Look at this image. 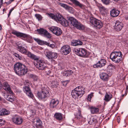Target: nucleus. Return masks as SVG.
I'll return each instance as SVG.
<instances>
[{
  "label": "nucleus",
  "instance_id": "nucleus-1",
  "mask_svg": "<svg viewBox=\"0 0 128 128\" xmlns=\"http://www.w3.org/2000/svg\"><path fill=\"white\" fill-rule=\"evenodd\" d=\"M14 70L16 74L19 76H22L27 73L28 69L24 64L18 62L14 66Z\"/></svg>",
  "mask_w": 128,
  "mask_h": 128
},
{
  "label": "nucleus",
  "instance_id": "nucleus-2",
  "mask_svg": "<svg viewBox=\"0 0 128 128\" xmlns=\"http://www.w3.org/2000/svg\"><path fill=\"white\" fill-rule=\"evenodd\" d=\"M85 90L84 88L81 86H78L72 90L71 94L72 97L74 99L79 96L81 97L85 93Z\"/></svg>",
  "mask_w": 128,
  "mask_h": 128
},
{
  "label": "nucleus",
  "instance_id": "nucleus-3",
  "mask_svg": "<svg viewBox=\"0 0 128 128\" xmlns=\"http://www.w3.org/2000/svg\"><path fill=\"white\" fill-rule=\"evenodd\" d=\"M122 54L121 52L114 50L110 54V58L116 63H118L122 59Z\"/></svg>",
  "mask_w": 128,
  "mask_h": 128
},
{
  "label": "nucleus",
  "instance_id": "nucleus-4",
  "mask_svg": "<svg viewBox=\"0 0 128 128\" xmlns=\"http://www.w3.org/2000/svg\"><path fill=\"white\" fill-rule=\"evenodd\" d=\"M90 22L94 27L97 29H100L103 26L102 22L100 20L93 17L90 18Z\"/></svg>",
  "mask_w": 128,
  "mask_h": 128
},
{
  "label": "nucleus",
  "instance_id": "nucleus-5",
  "mask_svg": "<svg viewBox=\"0 0 128 128\" xmlns=\"http://www.w3.org/2000/svg\"><path fill=\"white\" fill-rule=\"evenodd\" d=\"M75 52L78 56L84 58H87L90 54V53L86 49L82 48L76 49Z\"/></svg>",
  "mask_w": 128,
  "mask_h": 128
},
{
  "label": "nucleus",
  "instance_id": "nucleus-6",
  "mask_svg": "<svg viewBox=\"0 0 128 128\" xmlns=\"http://www.w3.org/2000/svg\"><path fill=\"white\" fill-rule=\"evenodd\" d=\"M12 33L18 37L26 38L27 41L31 43L32 42V37L30 36L28 34L16 31H13L12 32Z\"/></svg>",
  "mask_w": 128,
  "mask_h": 128
},
{
  "label": "nucleus",
  "instance_id": "nucleus-7",
  "mask_svg": "<svg viewBox=\"0 0 128 128\" xmlns=\"http://www.w3.org/2000/svg\"><path fill=\"white\" fill-rule=\"evenodd\" d=\"M34 64L36 67L39 70H43L47 68L46 64L44 61L40 60L34 62Z\"/></svg>",
  "mask_w": 128,
  "mask_h": 128
},
{
  "label": "nucleus",
  "instance_id": "nucleus-8",
  "mask_svg": "<svg viewBox=\"0 0 128 128\" xmlns=\"http://www.w3.org/2000/svg\"><path fill=\"white\" fill-rule=\"evenodd\" d=\"M48 29L54 34L57 36L60 35L62 33V31L61 29L57 26H52L49 27Z\"/></svg>",
  "mask_w": 128,
  "mask_h": 128
},
{
  "label": "nucleus",
  "instance_id": "nucleus-9",
  "mask_svg": "<svg viewBox=\"0 0 128 128\" xmlns=\"http://www.w3.org/2000/svg\"><path fill=\"white\" fill-rule=\"evenodd\" d=\"M47 14L50 17L54 19L56 22H58L61 21L63 18L60 14H56V15L52 14L49 13H47Z\"/></svg>",
  "mask_w": 128,
  "mask_h": 128
},
{
  "label": "nucleus",
  "instance_id": "nucleus-10",
  "mask_svg": "<svg viewBox=\"0 0 128 128\" xmlns=\"http://www.w3.org/2000/svg\"><path fill=\"white\" fill-rule=\"evenodd\" d=\"M12 120L15 124L20 125L22 124L23 119L20 116L16 115L13 117Z\"/></svg>",
  "mask_w": 128,
  "mask_h": 128
},
{
  "label": "nucleus",
  "instance_id": "nucleus-11",
  "mask_svg": "<svg viewBox=\"0 0 128 128\" xmlns=\"http://www.w3.org/2000/svg\"><path fill=\"white\" fill-rule=\"evenodd\" d=\"M70 51V48L68 45H64L63 46L60 50V52L61 53L65 55H66L69 54Z\"/></svg>",
  "mask_w": 128,
  "mask_h": 128
},
{
  "label": "nucleus",
  "instance_id": "nucleus-12",
  "mask_svg": "<svg viewBox=\"0 0 128 128\" xmlns=\"http://www.w3.org/2000/svg\"><path fill=\"white\" fill-rule=\"evenodd\" d=\"M39 34L49 38L50 37V34L48 31L43 28L38 29L37 30Z\"/></svg>",
  "mask_w": 128,
  "mask_h": 128
},
{
  "label": "nucleus",
  "instance_id": "nucleus-13",
  "mask_svg": "<svg viewBox=\"0 0 128 128\" xmlns=\"http://www.w3.org/2000/svg\"><path fill=\"white\" fill-rule=\"evenodd\" d=\"M59 104V100L56 99L52 98L50 100V106L52 108H56Z\"/></svg>",
  "mask_w": 128,
  "mask_h": 128
},
{
  "label": "nucleus",
  "instance_id": "nucleus-14",
  "mask_svg": "<svg viewBox=\"0 0 128 128\" xmlns=\"http://www.w3.org/2000/svg\"><path fill=\"white\" fill-rule=\"evenodd\" d=\"M106 63V61L105 60L102 59L99 61L96 64L93 65V66L94 68H101L104 66Z\"/></svg>",
  "mask_w": 128,
  "mask_h": 128
},
{
  "label": "nucleus",
  "instance_id": "nucleus-15",
  "mask_svg": "<svg viewBox=\"0 0 128 128\" xmlns=\"http://www.w3.org/2000/svg\"><path fill=\"white\" fill-rule=\"evenodd\" d=\"M124 26L122 23L119 21L116 20L115 23L114 29L118 31H120Z\"/></svg>",
  "mask_w": 128,
  "mask_h": 128
},
{
  "label": "nucleus",
  "instance_id": "nucleus-16",
  "mask_svg": "<svg viewBox=\"0 0 128 128\" xmlns=\"http://www.w3.org/2000/svg\"><path fill=\"white\" fill-rule=\"evenodd\" d=\"M2 87L4 90L8 92L9 93L11 94H13V93L11 90L9 85L8 82H5L3 83L2 84Z\"/></svg>",
  "mask_w": 128,
  "mask_h": 128
},
{
  "label": "nucleus",
  "instance_id": "nucleus-17",
  "mask_svg": "<svg viewBox=\"0 0 128 128\" xmlns=\"http://www.w3.org/2000/svg\"><path fill=\"white\" fill-rule=\"evenodd\" d=\"M23 90L28 96L32 98L33 95L31 92L29 86H24L23 87Z\"/></svg>",
  "mask_w": 128,
  "mask_h": 128
},
{
  "label": "nucleus",
  "instance_id": "nucleus-18",
  "mask_svg": "<svg viewBox=\"0 0 128 128\" xmlns=\"http://www.w3.org/2000/svg\"><path fill=\"white\" fill-rule=\"evenodd\" d=\"M69 24L73 27L75 28L79 22L78 20L72 17H70L69 18Z\"/></svg>",
  "mask_w": 128,
  "mask_h": 128
},
{
  "label": "nucleus",
  "instance_id": "nucleus-19",
  "mask_svg": "<svg viewBox=\"0 0 128 128\" xmlns=\"http://www.w3.org/2000/svg\"><path fill=\"white\" fill-rule=\"evenodd\" d=\"M57 54L48 51L47 52L46 56L49 59H55L57 57Z\"/></svg>",
  "mask_w": 128,
  "mask_h": 128
},
{
  "label": "nucleus",
  "instance_id": "nucleus-20",
  "mask_svg": "<svg viewBox=\"0 0 128 128\" xmlns=\"http://www.w3.org/2000/svg\"><path fill=\"white\" fill-rule=\"evenodd\" d=\"M120 13V12L118 10L116 9H113L110 11V14L112 17H115L118 16Z\"/></svg>",
  "mask_w": 128,
  "mask_h": 128
},
{
  "label": "nucleus",
  "instance_id": "nucleus-21",
  "mask_svg": "<svg viewBox=\"0 0 128 128\" xmlns=\"http://www.w3.org/2000/svg\"><path fill=\"white\" fill-rule=\"evenodd\" d=\"M100 76L101 79L103 80L106 81L108 80L109 76L106 73L102 72L100 74Z\"/></svg>",
  "mask_w": 128,
  "mask_h": 128
},
{
  "label": "nucleus",
  "instance_id": "nucleus-22",
  "mask_svg": "<svg viewBox=\"0 0 128 128\" xmlns=\"http://www.w3.org/2000/svg\"><path fill=\"white\" fill-rule=\"evenodd\" d=\"M70 1L76 6L79 7L81 8H84V6L83 5L81 4L77 0H70Z\"/></svg>",
  "mask_w": 128,
  "mask_h": 128
},
{
  "label": "nucleus",
  "instance_id": "nucleus-23",
  "mask_svg": "<svg viewBox=\"0 0 128 128\" xmlns=\"http://www.w3.org/2000/svg\"><path fill=\"white\" fill-rule=\"evenodd\" d=\"M99 10L100 13L102 14H105L107 12L106 8L102 5H99L98 6Z\"/></svg>",
  "mask_w": 128,
  "mask_h": 128
},
{
  "label": "nucleus",
  "instance_id": "nucleus-24",
  "mask_svg": "<svg viewBox=\"0 0 128 128\" xmlns=\"http://www.w3.org/2000/svg\"><path fill=\"white\" fill-rule=\"evenodd\" d=\"M18 50L22 53L26 54L27 52V50L26 48L21 46H18Z\"/></svg>",
  "mask_w": 128,
  "mask_h": 128
},
{
  "label": "nucleus",
  "instance_id": "nucleus-25",
  "mask_svg": "<svg viewBox=\"0 0 128 128\" xmlns=\"http://www.w3.org/2000/svg\"><path fill=\"white\" fill-rule=\"evenodd\" d=\"M112 97V95L110 93L106 92L104 100L106 102H108L111 99Z\"/></svg>",
  "mask_w": 128,
  "mask_h": 128
},
{
  "label": "nucleus",
  "instance_id": "nucleus-26",
  "mask_svg": "<svg viewBox=\"0 0 128 128\" xmlns=\"http://www.w3.org/2000/svg\"><path fill=\"white\" fill-rule=\"evenodd\" d=\"M54 117L57 120L61 121L63 119L62 114L60 113H56L54 114Z\"/></svg>",
  "mask_w": 128,
  "mask_h": 128
},
{
  "label": "nucleus",
  "instance_id": "nucleus-27",
  "mask_svg": "<svg viewBox=\"0 0 128 128\" xmlns=\"http://www.w3.org/2000/svg\"><path fill=\"white\" fill-rule=\"evenodd\" d=\"M42 91L43 92L46 98L48 97L50 95V92L47 88H43Z\"/></svg>",
  "mask_w": 128,
  "mask_h": 128
},
{
  "label": "nucleus",
  "instance_id": "nucleus-28",
  "mask_svg": "<svg viewBox=\"0 0 128 128\" xmlns=\"http://www.w3.org/2000/svg\"><path fill=\"white\" fill-rule=\"evenodd\" d=\"M62 26H69V20L68 21L65 19L63 18V19L61 20V21L60 22Z\"/></svg>",
  "mask_w": 128,
  "mask_h": 128
},
{
  "label": "nucleus",
  "instance_id": "nucleus-29",
  "mask_svg": "<svg viewBox=\"0 0 128 128\" xmlns=\"http://www.w3.org/2000/svg\"><path fill=\"white\" fill-rule=\"evenodd\" d=\"M78 112L76 114L75 116V118L78 120L80 121H82V117L81 114V111L78 110Z\"/></svg>",
  "mask_w": 128,
  "mask_h": 128
},
{
  "label": "nucleus",
  "instance_id": "nucleus-30",
  "mask_svg": "<svg viewBox=\"0 0 128 128\" xmlns=\"http://www.w3.org/2000/svg\"><path fill=\"white\" fill-rule=\"evenodd\" d=\"M90 109L91 113L93 114L97 113L99 112V109L98 108L93 106L90 107Z\"/></svg>",
  "mask_w": 128,
  "mask_h": 128
},
{
  "label": "nucleus",
  "instance_id": "nucleus-31",
  "mask_svg": "<svg viewBox=\"0 0 128 128\" xmlns=\"http://www.w3.org/2000/svg\"><path fill=\"white\" fill-rule=\"evenodd\" d=\"M35 124L36 128H42V122L40 120H37Z\"/></svg>",
  "mask_w": 128,
  "mask_h": 128
},
{
  "label": "nucleus",
  "instance_id": "nucleus-32",
  "mask_svg": "<svg viewBox=\"0 0 128 128\" xmlns=\"http://www.w3.org/2000/svg\"><path fill=\"white\" fill-rule=\"evenodd\" d=\"M75 28L79 30H83L84 28V26L79 22Z\"/></svg>",
  "mask_w": 128,
  "mask_h": 128
},
{
  "label": "nucleus",
  "instance_id": "nucleus-33",
  "mask_svg": "<svg viewBox=\"0 0 128 128\" xmlns=\"http://www.w3.org/2000/svg\"><path fill=\"white\" fill-rule=\"evenodd\" d=\"M38 96L39 98L41 99H44L46 98L42 91V90L41 92H38Z\"/></svg>",
  "mask_w": 128,
  "mask_h": 128
},
{
  "label": "nucleus",
  "instance_id": "nucleus-34",
  "mask_svg": "<svg viewBox=\"0 0 128 128\" xmlns=\"http://www.w3.org/2000/svg\"><path fill=\"white\" fill-rule=\"evenodd\" d=\"M52 86L53 87H56L58 85V82L57 81H50Z\"/></svg>",
  "mask_w": 128,
  "mask_h": 128
},
{
  "label": "nucleus",
  "instance_id": "nucleus-35",
  "mask_svg": "<svg viewBox=\"0 0 128 128\" xmlns=\"http://www.w3.org/2000/svg\"><path fill=\"white\" fill-rule=\"evenodd\" d=\"M5 98L6 99V100L11 102H12L14 101V97L8 94V96L6 97Z\"/></svg>",
  "mask_w": 128,
  "mask_h": 128
},
{
  "label": "nucleus",
  "instance_id": "nucleus-36",
  "mask_svg": "<svg viewBox=\"0 0 128 128\" xmlns=\"http://www.w3.org/2000/svg\"><path fill=\"white\" fill-rule=\"evenodd\" d=\"M74 73L72 70H68L65 72V74L66 76H69L71 75H72Z\"/></svg>",
  "mask_w": 128,
  "mask_h": 128
},
{
  "label": "nucleus",
  "instance_id": "nucleus-37",
  "mask_svg": "<svg viewBox=\"0 0 128 128\" xmlns=\"http://www.w3.org/2000/svg\"><path fill=\"white\" fill-rule=\"evenodd\" d=\"M30 76L34 81H37L39 80L38 77L35 75L31 74H30Z\"/></svg>",
  "mask_w": 128,
  "mask_h": 128
},
{
  "label": "nucleus",
  "instance_id": "nucleus-38",
  "mask_svg": "<svg viewBox=\"0 0 128 128\" xmlns=\"http://www.w3.org/2000/svg\"><path fill=\"white\" fill-rule=\"evenodd\" d=\"M34 39L35 41L37 42L38 44L40 45H42L44 44L45 42L42 41L38 38H34Z\"/></svg>",
  "mask_w": 128,
  "mask_h": 128
},
{
  "label": "nucleus",
  "instance_id": "nucleus-39",
  "mask_svg": "<svg viewBox=\"0 0 128 128\" xmlns=\"http://www.w3.org/2000/svg\"><path fill=\"white\" fill-rule=\"evenodd\" d=\"M107 68L108 69L112 70L115 69L116 67L112 64H110L108 66Z\"/></svg>",
  "mask_w": 128,
  "mask_h": 128
},
{
  "label": "nucleus",
  "instance_id": "nucleus-40",
  "mask_svg": "<svg viewBox=\"0 0 128 128\" xmlns=\"http://www.w3.org/2000/svg\"><path fill=\"white\" fill-rule=\"evenodd\" d=\"M2 115H8L9 114V112L5 109H3L2 110Z\"/></svg>",
  "mask_w": 128,
  "mask_h": 128
},
{
  "label": "nucleus",
  "instance_id": "nucleus-41",
  "mask_svg": "<svg viewBox=\"0 0 128 128\" xmlns=\"http://www.w3.org/2000/svg\"><path fill=\"white\" fill-rule=\"evenodd\" d=\"M66 10H68L70 12L73 13L74 12V9L72 7L68 6Z\"/></svg>",
  "mask_w": 128,
  "mask_h": 128
},
{
  "label": "nucleus",
  "instance_id": "nucleus-42",
  "mask_svg": "<svg viewBox=\"0 0 128 128\" xmlns=\"http://www.w3.org/2000/svg\"><path fill=\"white\" fill-rule=\"evenodd\" d=\"M93 92H92L90 94H89L87 98V100H88L90 101L91 100V98L93 96Z\"/></svg>",
  "mask_w": 128,
  "mask_h": 128
},
{
  "label": "nucleus",
  "instance_id": "nucleus-43",
  "mask_svg": "<svg viewBox=\"0 0 128 128\" xmlns=\"http://www.w3.org/2000/svg\"><path fill=\"white\" fill-rule=\"evenodd\" d=\"M59 5L62 7L64 8H65L66 10L68 6L65 4L61 3H59Z\"/></svg>",
  "mask_w": 128,
  "mask_h": 128
},
{
  "label": "nucleus",
  "instance_id": "nucleus-44",
  "mask_svg": "<svg viewBox=\"0 0 128 128\" xmlns=\"http://www.w3.org/2000/svg\"><path fill=\"white\" fill-rule=\"evenodd\" d=\"M59 5L62 7L64 8H65L66 10L68 6L65 4L61 3H59Z\"/></svg>",
  "mask_w": 128,
  "mask_h": 128
},
{
  "label": "nucleus",
  "instance_id": "nucleus-45",
  "mask_svg": "<svg viewBox=\"0 0 128 128\" xmlns=\"http://www.w3.org/2000/svg\"><path fill=\"white\" fill-rule=\"evenodd\" d=\"M35 16L36 18L38 19V20H41L42 19V16L39 14H36L35 15Z\"/></svg>",
  "mask_w": 128,
  "mask_h": 128
},
{
  "label": "nucleus",
  "instance_id": "nucleus-46",
  "mask_svg": "<svg viewBox=\"0 0 128 128\" xmlns=\"http://www.w3.org/2000/svg\"><path fill=\"white\" fill-rule=\"evenodd\" d=\"M44 44L49 46L52 48H53L55 46V45L54 44H50L49 43L47 42H44Z\"/></svg>",
  "mask_w": 128,
  "mask_h": 128
},
{
  "label": "nucleus",
  "instance_id": "nucleus-47",
  "mask_svg": "<svg viewBox=\"0 0 128 128\" xmlns=\"http://www.w3.org/2000/svg\"><path fill=\"white\" fill-rule=\"evenodd\" d=\"M107 74H108L109 77L112 74V71L111 70H110L108 69L107 70Z\"/></svg>",
  "mask_w": 128,
  "mask_h": 128
},
{
  "label": "nucleus",
  "instance_id": "nucleus-48",
  "mask_svg": "<svg viewBox=\"0 0 128 128\" xmlns=\"http://www.w3.org/2000/svg\"><path fill=\"white\" fill-rule=\"evenodd\" d=\"M32 59L34 60H36V61L35 62H36L37 61H39L38 60V58L34 54H33L31 58Z\"/></svg>",
  "mask_w": 128,
  "mask_h": 128
},
{
  "label": "nucleus",
  "instance_id": "nucleus-49",
  "mask_svg": "<svg viewBox=\"0 0 128 128\" xmlns=\"http://www.w3.org/2000/svg\"><path fill=\"white\" fill-rule=\"evenodd\" d=\"M71 44L72 45L76 46H77L76 40H73L71 42Z\"/></svg>",
  "mask_w": 128,
  "mask_h": 128
},
{
  "label": "nucleus",
  "instance_id": "nucleus-50",
  "mask_svg": "<svg viewBox=\"0 0 128 128\" xmlns=\"http://www.w3.org/2000/svg\"><path fill=\"white\" fill-rule=\"evenodd\" d=\"M95 120V119L93 118L92 119H90V120L88 122L89 124L91 125L94 124Z\"/></svg>",
  "mask_w": 128,
  "mask_h": 128
},
{
  "label": "nucleus",
  "instance_id": "nucleus-51",
  "mask_svg": "<svg viewBox=\"0 0 128 128\" xmlns=\"http://www.w3.org/2000/svg\"><path fill=\"white\" fill-rule=\"evenodd\" d=\"M102 2L104 4L107 5L110 3V0H102Z\"/></svg>",
  "mask_w": 128,
  "mask_h": 128
},
{
  "label": "nucleus",
  "instance_id": "nucleus-52",
  "mask_svg": "<svg viewBox=\"0 0 128 128\" xmlns=\"http://www.w3.org/2000/svg\"><path fill=\"white\" fill-rule=\"evenodd\" d=\"M13 54L15 56L18 58L20 60H21L22 59V58L18 54L15 53L14 54Z\"/></svg>",
  "mask_w": 128,
  "mask_h": 128
},
{
  "label": "nucleus",
  "instance_id": "nucleus-53",
  "mask_svg": "<svg viewBox=\"0 0 128 128\" xmlns=\"http://www.w3.org/2000/svg\"><path fill=\"white\" fill-rule=\"evenodd\" d=\"M69 82V80L63 81L62 82V84L64 86H65L67 85Z\"/></svg>",
  "mask_w": 128,
  "mask_h": 128
},
{
  "label": "nucleus",
  "instance_id": "nucleus-54",
  "mask_svg": "<svg viewBox=\"0 0 128 128\" xmlns=\"http://www.w3.org/2000/svg\"><path fill=\"white\" fill-rule=\"evenodd\" d=\"M18 46H24V43L21 42H19L17 43Z\"/></svg>",
  "mask_w": 128,
  "mask_h": 128
},
{
  "label": "nucleus",
  "instance_id": "nucleus-55",
  "mask_svg": "<svg viewBox=\"0 0 128 128\" xmlns=\"http://www.w3.org/2000/svg\"><path fill=\"white\" fill-rule=\"evenodd\" d=\"M26 53V54L28 55V56L31 58L33 54H32L30 52H27Z\"/></svg>",
  "mask_w": 128,
  "mask_h": 128
},
{
  "label": "nucleus",
  "instance_id": "nucleus-56",
  "mask_svg": "<svg viewBox=\"0 0 128 128\" xmlns=\"http://www.w3.org/2000/svg\"><path fill=\"white\" fill-rule=\"evenodd\" d=\"M2 95L4 96V98H6V97L8 96V94H7L6 92H2Z\"/></svg>",
  "mask_w": 128,
  "mask_h": 128
},
{
  "label": "nucleus",
  "instance_id": "nucleus-57",
  "mask_svg": "<svg viewBox=\"0 0 128 128\" xmlns=\"http://www.w3.org/2000/svg\"><path fill=\"white\" fill-rule=\"evenodd\" d=\"M77 46L82 45V42L79 40H76Z\"/></svg>",
  "mask_w": 128,
  "mask_h": 128
},
{
  "label": "nucleus",
  "instance_id": "nucleus-58",
  "mask_svg": "<svg viewBox=\"0 0 128 128\" xmlns=\"http://www.w3.org/2000/svg\"><path fill=\"white\" fill-rule=\"evenodd\" d=\"M5 122L3 120L0 119V126H1L4 124Z\"/></svg>",
  "mask_w": 128,
  "mask_h": 128
},
{
  "label": "nucleus",
  "instance_id": "nucleus-59",
  "mask_svg": "<svg viewBox=\"0 0 128 128\" xmlns=\"http://www.w3.org/2000/svg\"><path fill=\"white\" fill-rule=\"evenodd\" d=\"M30 111L31 114V116L32 117V116H34L35 115V112L34 110H31Z\"/></svg>",
  "mask_w": 128,
  "mask_h": 128
},
{
  "label": "nucleus",
  "instance_id": "nucleus-60",
  "mask_svg": "<svg viewBox=\"0 0 128 128\" xmlns=\"http://www.w3.org/2000/svg\"><path fill=\"white\" fill-rule=\"evenodd\" d=\"M42 106L41 105L39 104H38V105H36V106L38 108H41Z\"/></svg>",
  "mask_w": 128,
  "mask_h": 128
},
{
  "label": "nucleus",
  "instance_id": "nucleus-61",
  "mask_svg": "<svg viewBox=\"0 0 128 128\" xmlns=\"http://www.w3.org/2000/svg\"><path fill=\"white\" fill-rule=\"evenodd\" d=\"M12 2V1L10 0L8 2H5V3L7 5H8L10 4Z\"/></svg>",
  "mask_w": 128,
  "mask_h": 128
},
{
  "label": "nucleus",
  "instance_id": "nucleus-62",
  "mask_svg": "<svg viewBox=\"0 0 128 128\" xmlns=\"http://www.w3.org/2000/svg\"><path fill=\"white\" fill-rule=\"evenodd\" d=\"M117 122L119 123L120 122V118L119 117H118L117 118Z\"/></svg>",
  "mask_w": 128,
  "mask_h": 128
},
{
  "label": "nucleus",
  "instance_id": "nucleus-63",
  "mask_svg": "<svg viewBox=\"0 0 128 128\" xmlns=\"http://www.w3.org/2000/svg\"><path fill=\"white\" fill-rule=\"evenodd\" d=\"M30 83H27V82H25V86H29V85L30 84Z\"/></svg>",
  "mask_w": 128,
  "mask_h": 128
},
{
  "label": "nucleus",
  "instance_id": "nucleus-64",
  "mask_svg": "<svg viewBox=\"0 0 128 128\" xmlns=\"http://www.w3.org/2000/svg\"><path fill=\"white\" fill-rule=\"evenodd\" d=\"M51 72V71L50 70H49L48 71H46V74H49Z\"/></svg>",
  "mask_w": 128,
  "mask_h": 128
}]
</instances>
